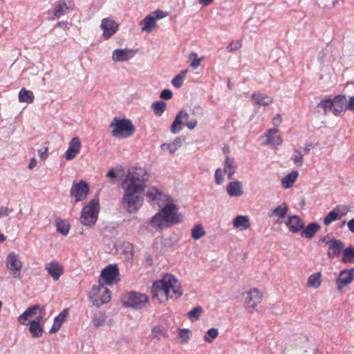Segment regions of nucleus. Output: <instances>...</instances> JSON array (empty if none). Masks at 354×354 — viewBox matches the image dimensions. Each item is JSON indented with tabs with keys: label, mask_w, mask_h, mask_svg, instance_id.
<instances>
[{
	"label": "nucleus",
	"mask_w": 354,
	"mask_h": 354,
	"mask_svg": "<svg viewBox=\"0 0 354 354\" xmlns=\"http://www.w3.org/2000/svg\"><path fill=\"white\" fill-rule=\"evenodd\" d=\"M121 300L125 307L140 309L149 301V298L145 294L131 291L124 294L121 297Z\"/></svg>",
	"instance_id": "0eeeda50"
},
{
	"label": "nucleus",
	"mask_w": 354,
	"mask_h": 354,
	"mask_svg": "<svg viewBox=\"0 0 354 354\" xmlns=\"http://www.w3.org/2000/svg\"><path fill=\"white\" fill-rule=\"evenodd\" d=\"M346 109L354 111V96L349 98Z\"/></svg>",
	"instance_id": "338daca9"
},
{
	"label": "nucleus",
	"mask_w": 354,
	"mask_h": 354,
	"mask_svg": "<svg viewBox=\"0 0 354 354\" xmlns=\"http://www.w3.org/2000/svg\"><path fill=\"white\" fill-rule=\"evenodd\" d=\"M189 57L191 61L189 66L193 69L198 68L201 64L202 58H198V55L196 53H190Z\"/></svg>",
	"instance_id": "de8ad7c7"
},
{
	"label": "nucleus",
	"mask_w": 354,
	"mask_h": 354,
	"mask_svg": "<svg viewBox=\"0 0 354 354\" xmlns=\"http://www.w3.org/2000/svg\"><path fill=\"white\" fill-rule=\"evenodd\" d=\"M173 96V93L169 89H164L161 91L160 97L163 100H170Z\"/></svg>",
	"instance_id": "4d7b16f0"
},
{
	"label": "nucleus",
	"mask_w": 354,
	"mask_h": 354,
	"mask_svg": "<svg viewBox=\"0 0 354 354\" xmlns=\"http://www.w3.org/2000/svg\"><path fill=\"white\" fill-rule=\"evenodd\" d=\"M354 280V268L342 270L335 283L338 290H341L346 286L351 283Z\"/></svg>",
	"instance_id": "4468645a"
},
{
	"label": "nucleus",
	"mask_w": 354,
	"mask_h": 354,
	"mask_svg": "<svg viewBox=\"0 0 354 354\" xmlns=\"http://www.w3.org/2000/svg\"><path fill=\"white\" fill-rule=\"evenodd\" d=\"M182 140L183 139L180 137H178L171 143L162 144L161 145V148L163 150L164 149L168 150L170 153H174L177 151V149L181 147Z\"/></svg>",
	"instance_id": "f704fd0d"
},
{
	"label": "nucleus",
	"mask_w": 354,
	"mask_h": 354,
	"mask_svg": "<svg viewBox=\"0 0 354 354\" xmlns=\"http://www.w3.org/2000/svg\"><path fill=\"white\" fill-rule=\"evenodd\" d=\"M44 307L40 309V314L38 315L34 320L32 322H36L38 324H41V322H44Z\"/></svg>",
	"instance_id": "052dcab7"
},
{
	"label": "nucleus",
	"mask_w": 354,
	"mask_h": 354,
	"mask_svg": "<svg viewBox=\"0 0 354 354\" xmlns=\"http://www.w3.org/2000/svg\"><path fill=\"white\" fill-rule=\"evenodd\" d=\"M286 225L288 230L292 233H297L301 230L304 227L302 220L297 215L290 216L285 221Z\"/></svg>",
	"instance_id": "aec40b11"
},
{
	"label": "nucleus",
	"mask_w": 354,
	"mask_h": 354,
	"mask_svg": "<svg viewBox=\"0 0 354 354\" xmlns=\"http://www.w3.org/2000/svg\"><path fill=\"white\" fill-rule=\"evenodd\" d=\"M164 197V194L156 187H150L148 188L147 192V198L148 201L150 202L152 205L158 204L159 206H160L159 202Z\"/></svg>",
	"instance_id": "393cba45"
},
{
	"label": "nucleus",
	"mask_w": 354,
	"mask_h": 354,
	"mask_svg": "<svg viewBox=\"0 0 354 354\" xmlns=\"http://www.w3.org/2000/svg\"><path fill=\"white\" fill-rule=\"evenodd\" d=\"M62 324L61 322H58V321L54 319V323L51 327V328L49 330L50 333H54L57 331H58L61 327Z\"/></svg>",
	"instance_id": "bf43d9fd"
},
{
	"label": "nucleus",
	"mask_w": 354,
	"mask_h": 354,
	"mask_svg": "<svg viewBox=\"0 0 354 354\" xmlns=\"http://www.w3.org/2000/svg\"><path fill=\"white\" fill-rule=\"evenodd\" d=\"M150 15H153V17H154L155 20L156 19H162L165 17L167 16V12H165L161 10H156L150 13Z\"/></svg>",
	"instance_id": "6e6d98bb"
},
{
	"label": "nucleus",
	"mask_w": 354,
	"mask_h": 354,
	"mask_svg": "<svg viewBox=\"0 0 354 354\" xmlns=\"http://www.w3.org/2000/svg\"><path fill=\"white\" fill-rule=\"evenodd\" d=\"M89 296L91 298L93 304L99 306L104 304H106L110 301L111 292L101 283L99 280L98 285H94L90 291Z\"/></svg>",
	"instance_id": "6e6552de"
},
{
	"label": "nucleus",
	"mask_w": 354,
	"mask_h": 354,
	"mask_svg": "<svg viewBox=\"0 0 354 354\" xmlns=\"http://www.w3.org/2000/svg\"><path fill=\"white\" fill-rule=\"evenodd\" d=\"M152 299L162 303L169 299H176L183 295V289L178 279L171 274H165L151 286Z\"/></svg>",
	"instance_id": "f257e3e1"
},
{
	"label": "nucleus",
	"mask_w": 354,
	"mask_h": 354,
	"mask_svg": "<svg viewBox=\"0 0 354 354\" xmlns=\"http://www.w3.org/2000/svg\"><path fill=\"white\" fill-rule=\"evenodd\" d=\"M101 283L104 285H112L120 281L119 270L115 264H111L105 267L101 272L100 275Z\"/></svg>",
	"instance_id": "1a4fd4ad"
},
{
	"label": "nucleus",
	"mask_w": 354,
	"mask_h": 354,
	"mask_svg": "<svg viewBox=\"0 0 354 354\" xmlns=\"http://www.w3.org/2000/svg\"><path fill=\"white\" fill-rule=\"evenodd\" d=\"M100 27L103 30L102 36L105 39L111 37L118 30L116 23L109 18H104L102 20Z\"/></svg>",
	"instance_id": "dca6fc26"
},
{
	"label": "nucleus",
	"mask_w": 354,
	"mask_h": 354,
	"mask_svg": "<svg viewBox=\"0 0 354 354\" xmlns=\"http://www.w3.org/2000/svg\"><path fill=\"white\" fill-rule=\"evenodd\" d=\"M111 135L117 138H127L131 137L136 131L132 122L129 119L114 118L109 124Z\"/></svg>",
	"instance_id": "20e7f679"
},
{
	"label": "nucleus",
	"mask_w": 354,
	"mask_h": 354,
	"mask_svg": "<svg viewBox=\"0 0 354 354\" xmlns=\"http://www.w3.org/2000/svg\"><path fill=\"white\" fill-rule=\"evenodd\" d=\"M122 188L124 190L122 196L123 206L130 213H134L138 210L142 205V195L144 189L140 186H133L122 183Z\"/></svg>",
	"instance_id": "7ed1b4c3"
},
{
	"label": "nucleus",
	"mask_w": 354,
	"mask_h": 354,
	"mask_svg": "<svg viewBox=\"0 0 354 354\" xmlns=\"http://www.w3.org/2000/svg\"><path fill=\"white\" fill-rule=\"evenodd\" d=\"M29 318V317L27 316V315L26 314L25 312H24L21 315H19V317H18V321L20 324H23V325H26V321L28 320V319Z\"/></svg>",
	"instance_id": "0e129e2a"
},
{
	"label": "nucleus",
	"mask_w": 354,
	"mask_h": 354,
	"mask_svg": "<svg viewBox=\"0 0 354 354\" xmlns=\"http://www.w3.org/2000/svg\"><path fill=\"white\" fill-rule=\"evenodd\" d=\"M151 108L153 111V113L157 116H161L167 108V104L162 100L154 102L151 104Z\"/></svg>",
	"instance_id": "e433bc0d"
},
{
	"label": "nucleus",
	"mask_w": 354,
	"mask_h": 354,
	"mask_svg": "<svg viewBox=\"0 0 354 354\" xmlns=\"http://www.w3.org/2000/svg\"><path fill=\"white\" fill-rule=\"evenodd\" d=\"M44 268L55 281H58L64 274V266L55 260L46 263Z\"/></svg>",
	"instance_id": "ddd939ff"
},
{
	"label": "nucleus",
	"mask_w": 354,
	"mask_h": 354,
	"mask_svg": "<svg viewBox=\"0 0 354 354\" xmlns=\"http://www.w3.org/2000/svg\"><path fill=\"white\" fill-rule=\"evenodd\" d=\"M218 331L215 328L209 329L203 337V339L205 342L212 343L218 337Z\"/></svg>",
	"instance_id": "37998d69"
},
{
	"label": "nucleus",
	"mask_w": 354,
	"mask_h": 354,
	"mask_svg": "<svg viewBox=\"0 0 354 354\" xmlns=\"http://www.w3.org/2000/svg\"><path fill=\"white\" fill-rule=\"evenodd\" d=\"M156 21L152 15H148L141 21V29L143 32H151L156 26Z\"/></svg>",
	"instance_id": "cd10ccee"
},
{
	"label": "nucleus",
	"mask_w": 354,
	"mask_h": 354,
	"mask_svg": "<svg viewBox=\"0 0 354 354\" xmlns=\"http://www.w3.org/2000/svg\"><path fill=\"white\" fill-rule=\"evenodd\" d=\"M39 305H34L28 309H26L24 312L27 315L28 317H30L36 314L37 310H40Z\"/></svg>",
	"instance_id": "864d4df0"
},
{
	"label": "nucleus",
	"mask_w": 354,
	"mask_h": 354,
	"mask_svg": "<svg viewBox=\"0 0 354 354\" xmlns=\"http://www.w3.org/2000/svg\"><path fill=\"white\" fill-rule=\"evenodd\" d=\"M179 336L183 339V342H187L191 335V331L188 329L183 328L179 330Z\"/></svg>",
	"instance_id": "3c124183"
},
{
	"label": "nucleus",
	"mask_w": 354,
	"mask_h": 354,
	"mask_svg": "<svg viewBox=\"0 0 354 354\" xmlns=\"http://www.w3.org/2000/svg\"><path fill=\"white\" fill-rule=\"evenodd\" d=\"M198 122L196 120H191L190 121L187 122L186 125L189 129H194L197 126Z\"/></svg>",
	"instance_id": "69168bd1"
},
{
	"label": "nucleus",
	"mask_w": 354,
	"mask_h": 354,
	"mask_svg": "<svg viewBox=\"0 0 354 354\" xmlns=\"http://www.w3.org/2000/svg\"><path fill=\"white\" fill-rule=\"evenodd\" d=\"M326 244L328 245L327 255L329 259L338 257L344 245L342 241L337 239L330 240L327 241Z\"/></svg>",
	"instance_id": "f3484780"
},
{
	"label": "nucleus",
	"mask_w": 354,
	"mask_h": 354,
	"mask_svg": "<svg viewBox=\"0 0 354 354\" xmlns=\"http://www.w3.org/2000/svg\"><path fill=\"white\" fill-rule=\"evenodd\" d=\"M288 205L286 203H283L281 205L277 206L275 208L271 209L268 216L270 218L272 217H278L279 218H283L286 216L288 212Z\"/></svg>",
	"instance_id": "a878e982"
},
{
	"label": "nucleus",
	"mask_w": 354,
	"mask_h": 354,
	"mask_svg": "<svg viewBox=\"0 0 354 354\" xmlns=\"http://www.w3.org/2000/svg\"><path fill=\"white\" fill-rule=\"evenodd\" d=\"M340 217H338V214L335 210L330 211L324 218L323 223L326 226L329 225L333 221L339 220Z\"/></svg>",
	"instance_id": "c03bdc74"
},
{
	"label": "nucleus",
	"mask_w": 354,
	"mask_h": 354,
	"mask_svg": "<svg viewBox=\"0 0 354 354\" xmlns=\"http://www.w3.org/2000/svg\"><path fill=\"white\" fill-rule=\"evenodd\" d=\"M136 50L132 49L124 48V49H116L113 51L112 55V59L115 62H122L127 61L129 58L132 57Z\"/></svg>",
	"instance_id": "412c9836"
},
{
	"label": "nucleus",
	"mask_w": 354,
	"mask_h": 354,
	"mask_svg": "<svg viewBox=\"0 0 354 354\" xmlns=\"http://www.w3.org/2000/svg\"><path fill=\"white\" fill-rule=\"evenodd\" d=\"M342 261L346 263H354V248L348 247L343 251Z\"/></svg>",
	"instance_id": "ea45409f"
},
{
	"label": "nucleus",
	"mask_w": 354,
	"mask_h": 354,
	"mask_svg": "<svg viewBox=\"0 0 354 354\" xmlns=\"http://www.w3.org/2000/svg\"><path fill=\"white\" fill-rule=\"evenodd\" d=\"M279 133L278 129H270L267 131L263 138L266 140L263 142L264 145L272 144L274 146L281 145L283 142V139L280 135H277Z\"/></svg>",
	"instance_id": "6ab92c4d"
},
{
	"label": "nucleus",
	"mask_w": 354,
	"mask_h": 354,
	"mask_svg": "<svg viewBox=\"0 0 354 354\" xmlns=\"http://www.w3.org/2000/svg\"><path fill=\"white\" fill-rule=\"evenodd\" d=\"M205 234V232L201 225H195L192 230V237L195 240L201 239Z\"/></svg>",
	"instance_id": "49530a36"
},
{
	"label": "nucleus",
	"mask_w": 354,
	"mask_h": 354,
	"mask_svg": "<svg viewBox=\"0 0 354 354\" xmlns=\"http://www.w3.org/2000/svg\"><path fill=\"white\" fill-rule=\"evenodd\" d=\"M334 106L333 100L330 98L322 100L317 104L318 108H321L324 110V115H327L329 111H333V107Z\"/></svg>",
	"instance_id": "58836bf2"
},
{
	"label": "nucleus",
	"mask_w": 354,
	"mask_h": 354,
	"mask_svg": "<svg viewBox=\"0 0 354 354\" xmlns=\"http://www.w3.org/2000/svg\"><path fill=\"white\" fill-rule=\"evenodd\" d=\"M215 177V183L217 185H221L223 183V175L221 169L220 168L217 169L215 171L214 174Z\"/></svg>",
	"instance_id": "603ef678"
},
{
	"label": "nucleus",
	"mask_w": 354,
	"mask_h": 354,
	"mask_svg": "<svg viewBox=\"0 0 354 354\" xmlns=\"http://www.w3.org/2000/svg\"><path fill=\"white\" fill-rule=\"evenodd\" d=\"M334 210L336 212H337L338 217H340V218H341L342 216H344L347 214L349 209L346 205H337Z\"/></svg>",
	"instance_id": "8fccbe9b"
},
{
	"label": "nucleus",
	"mask_w": 354,
	"mask_h": 354,
	"mask_svg": "<svg viewBox=\"0 0 354 354\" xmlns=\"http://www.w3.org/2000/svg\"><path fill=\"white\" fill-rule=\"evenodd\" d=\"M152 333H160V334L164 335L165 333V330L162 326H156L152 329Z\"/></svg>",
	"instance_id": "774afa93"
},
{
	"label": "nucleus",
	"mask_w": 354,
	"mask_h": 354,
	"mask_svg": "<svg viewBox=\"0 0 354 354\" xmlns=\"http://www.w3.org/2000/svg\"><path fill=\"white\" fill-rule=\"evenodd\" d=\"M320 229V225L315 223L308 224L301 232L303 237L311 239L315 236L317 232Z\"/></svg>",
	"instance_id": "c756f323"
},
{
	"label": "nucleus",
	"mask_w": 354,
	"mask_h": 354,
	"mask_svg": "<svg viewBox=\"0 0 354 354\" xmlns=\"http://www.w3.org/2000/svg\"><path fill=\"white\" fill-rule=\"evenodd\" d=\"M57 230L63 235H67L69 230V223L64 220H60L56 222Z\"/></svg>",
	"instance_id": "79ce46f5"
},
{
	"label": "nucleus",
	"mask_w": 354,
	"mask_h": 354,
	"mask_svg": "<svg viewBox=\"0 0 354 354\" xmlns=\"http://www.w3.org/2000/svg\"><path fill=\"white\" fill-rule=\"evenodd\" d=\"M282 122V118L280 114H277L275 117H274L272 120V123L274 126H279Z\"/></svg>",
	"instance_id": "e2e57ef3"
},
{
	"label": "nucleus",
	"mask_w": 354,
	"mask_h": 354,
	"mask_svg": "<svg viewBox=\"0 0 354 354\" xmlns=\"http://www.w3.org/2000/svg\"><path fill=\"white\" fill-rule=\"evenodd\" d=\"M11 211H12V209H8L7 207L1 206L0 207V217L8 216L10 212H11Z\"/></svg>",
	"instance_id": "680f3d73"
},
{
	"label": "nucleus",
	"mask_w": 354,
	"mask_h": 354,
	"mask_svg": "<svg viewBox=\"0 0 354 354\" xmlns=\"http://www.w3.org/2000/svg\"><path fill=\"white\" fill-rule=\"evenodd\" d=\"M180 221L177 207L169 203L158 211L150 220V225L156 230H162L176 225Z\"/></svg>",
	"instance_id": "f03ea898"
},
{
	"label": "nucleus",
	"mask_w": 354,
	"mask_h": 354,
	"mask_svg": "<svg viewBox=\"0 0 354 354\" xmlns=\"http://www.w3.org/2000/svg\"><path fill=\"white\" fill-rule=\"evenodd\" d=\"M321 277H322L321 272L313 273L308 278L307 286L308 288H319L322 283Z\"/></svg>",
	"instance_id": "473e14b6"
},
{
	"label": "nucleus",
	"mask_w": 354,
	"mask_h": 354,
	"mask_svg": "<svg viewBox=\"0 0 354 354\" xmlns=\"http://www.w3.org/2000/svg\"><path fill=\"white\" fill-rule=\"evenodd\" d=\"M294 163L297 165H301L304 162V158L301 153L298 150L295 149L292 158Z\"/></svg>",
	"instance_id": "09e8293b"
},
{
	"label": "nucleus",
	"mask_w": 354,
	"mask_h": 354,
	"mask_svg": "<svg viewBox=\"0 0 354 354\" xmlns=\"http://www.w3.org/2000/svg\"><path fill=\"white\" fill-rule=\"evenodd\" d=\"M262 299L263 293L258 288H253L249 290L246 293L245 297L248 311L253 313L256 307L261 302Z\"/></svg>",
	"instance_id": "9b49d317"
},
{
	"label": "nucleus",
	"mask_w": 354,
	"mask_h": 354,
	"mask_svg": "<svg viewBox=\"0 0 354 354\" xmlns=\"http://www.w3.org/2000/svg\"><path fill=\"white\" fill-rule=\"evenodd\" d=\"M252 98L255 100V103L259 105L268 106L273 102L272 97L263 93H253Z\"/></svg>",
	"instance_id": "c85d7f7f"
},
{
	"label": "nucleus",
	"mask_w": 354,
	"mask_h": 354,
	"mask_svg": "<svg viewBox=\"0 0 354 354\" xmlns=\"http://www.w3.org/2000/svg\"><path fill=\"white\" fill-rule=\"evenodd\" d=\"M73 6L72 0H60L55 6L54 15L57 18H60L64 15L69 12Z\"/></svg>",
	"instance_id": "a211bd4d"
},
{
	"label": "nucleus",
	"mask_w": 354,
	"mask_h": 354,
	"mask_svg": "<svg viewBox=\"0 0 354 354\" xmlns=\"http://www.w3.org/2000/svg\"><path fill=\"white\" fill-rule=\"evenodd\" d=\"M333 100L334 103V106L333 107V113L335 116H338L339 114L345 111L346 109V97L344 95H337L334 97Z\"/></svg>",
	"instance_id": "4be33fe9"
},
{
	"label": "nucleus",
	"mask_w": 354,
	"mask_h": 354,
	"mask_svg": "<svg viewBox=\"0 0 354 354\" xmlns=\"http://www.w3.org/2000/svg\"><path fill=\"white\" fill-rule=\"evenodd\" d=\"M237 168L233 157L226 156L224 162V171L227 173V178L232 179Z\"/></svg>",
	"instance_id": "bb28decb"
},
{
	"label": "nucleus",
	"mask_w": 354,
	"mask_h": 354,
	"mask_svg": "<svg viewBox=\"0 0 354 354\" xmlns=\"http://www.w3.org/2000/svg\"><path fill=\"white\" fill-rule=\"evenodd\" d=\"M99 209L100 207L98 200H91L82 209L80 218V223L85 226H91L94 225L97 219Z\"/></svg>",
	"instance_id": "39448f33"
},
{
	"label": "nucleus",
	"mask_w": 354,
	"mask_h": 354,
	"mask_svg": "<svg viewBox=\"0 0 354 354\" xmlns=\"http://www.w3.org/2000/svg\"><path fill=\"white\" fill-rule=\"evenodd\" d=\"M89 192V187L88 183L84 180H80L79 183L73 182L71 189V194L75 196V201H83Z\"/></svg>",
	"instance_id": "f8f14e48"
},
{
	"label": "nucleus",
	"mask_w": 354,
	"mask_h": 354,
	"mask_svg": "<svg viewBox=\"0 0 354 354\" xmlns=\"http://www.w3.org/2000/svg\"><path fill=\"white\" fill-rule=\"evenodd\" d=\"M299 176V173L297 171H292L288 175H286L282 180H281V184L282 186L288 189L291 187L295 180H297V177Z\"/></svg>",
	"instance_id": "72a5a7b5"
},
{
	"label": "nucleus",
	"mask_w": 354,
	"mask_h": 354,
	"mask_svg": "<svg viewBox=\"0 0 354 354\" xmlns=\"http://www.w3.org/2000/svg\"><path fill=\"white\" fill-rule=\"evenodd\" d=\"M106 315L101 313L98 312L94 315V317L92 319V322L93 324V326L95 328H99L104 324L106 321Z\"/></svg>",
	"instance_id": "a19ab883"
},
{
	"label": "nucleus",
	"mask_w": 354,
	"mask_h": 354,
	"mask_svg": "<svg viewBox=\"0 0 354 354\" xmlns=\"http://www.w3.org/2000/svg\"><path fill=\"white\" fill-rule=\"evenodd\" d=\"M187 72L188 69L183 70L173 78L171 84L175 88H179L182 86Z\"/></svg>",
	"instance_id": "4c0bfd02"
},
{
	"label": "nucleus",
	"mask_w": 354,
	"mask_h": 354,
	"mask_svg": "<svg viewBox=\"0 0 354 354\" xmlns=\"http://www.w3.org/2000/svg\"><path fill=\"white\" fill-rule=\"evenodd\" d=\"M29 331L32 337L39 338L42 336L44 329L41 324H38L36 322H30Z\"/></svg>",
	"instance_id": "c9c22d12"
},
{
	"label": "nucleus",
	"mask_w": 354,
	"mask_h": 354,
	"mask_svg": "<svg viewBox=\"0 0 354 354\" xmlns=\"http://www.w3.org/2000/svg\"><path fill=\"white\" fill-rule=\"evenodd\" d=\"M38 153L40 159L44 160L48 157V148L47 147H42L39 150Z\"/></svg>",
	"instance_id": "13d9d810"
},
{
	"label": "nucleus",
	"mask_w": 354,
	"mask_h": 354,
	"mask_svg": "<svg viewBox=\"0 0 354 354\" xmlns=\"http://www.w3.org/2000/svg\"><path fill=\"white\" fill-rule=\"evenodd\" d=\"M233 226L242 230H248L250 227V222L247 216L239 215L233 221Z\"/></svg>",
	"instance_id": "7c9ffc66"
},
{
	"label": "nucleus",
	"mask_w": 354,
	"mask_h": 354,
	"mask_svg": "<svg viewBox=\"0 0 354 354\" xmlns=\"http://www.w3.org/2000/svg\"><path fill=\"white\" fill-rule=\"evenodd\" d=\"M227 194L231 197H239L243 194V188L241 181L230 182L226 188Z\"/></svg>",
	"instance_id": "5701e85b"
},
{
	"label": "nucleus",
	"mask_w": 354,
	"mask_h": 354,
	"mask_svg": "<svg viewBox=\"0 0 354 354\" xmlns=\"http://www.w3.org/2000/svg\"><path fill=\"white\" fill-rule=\"evenodd\" d=\"M188 118L187 113L181 110L176 116L174 120L173 121L171 126V131L173 133H177L182 129V124H183V120H187Z\"/></svg>",
	"instance_id": "b1692460"
},
{
	"label": "nucleus",
	"mask_w": 354,
	"mask_h": 354,
	"mask_svg": "<svg viewBox=\"0 0 354 354\" xmlns=\"http://www.w3.org/2000/svg\"><path fill=\"white\" fill-rule=\"evenodd\" d=\"M35 100V95L32 91L22 88L19 93V101L21 102H26L28 104L32 103Z\"/></svg>",
	"instance_id": "2f4dec72"
},
{
	"label": "nucleus",
	"mask_w": 354,
	"mask_h": 354,
	"mask_svg": "<svg viewBox=\"0 0 354 354\" xmlns=\"http://www.w3.org/2000/svg\"><path fill=\"white\" fill-rule=\"evenodd\" d=\"M148 180V174L145 169L138 167L129 170L122 183L133 186H140L145 189L146 181Z\"/></svg>",
	"instance_id": "423d86ee"
},
{
	"label": "nucleus",
	"mask_w": 354,
	"mask_h": 354,
	"mask_svg": "<svg viewBox=\"0 0 354 354\" xmlns=\"http://www.w3.org/2000/svg\"><path fill=\"white\" fill-rule=\"evenodd\" d=\"M81 149V142L78 137H74L69 142L68 148L65 152L64 157L67 160L75 158Z\"/></svg>",
	"instance_id": "2eb2a0df"
},
{
	"label": "nucleus",
	"mask_w": 354,
	"mask_h": 354,
	"mask_svg": "<svg viewBox=\"0 0 354 354\" xmlns=\"http://www.w3.org/2000/svg\"><path fill=\"white\" fill-rule=\"evenodd\" d=\"M68 315V309L65 308L57 316H56L54 319L58 321V322H60L62 324Z\"/></svg>",
	"instance_id": "5fc2aeb1"
},
{
	"label": "nucleus",
	"mask_w": 354,
	"mask_h": 354,
	"mask_svg": "<svg viewBox=\"0 0 354 354\" xmlns=\"http://www.w3.org/2000/svg\"><path fill=\"white\" fill-rule=\"evenodd\" d=\"M203 308L201 306H196L192 310L187 313V317L191 321H196L198 319L199 317L202 314Z\"/></svg>",
	"instance_id": "a18cd8bd"
},
{
	"label": "nucleus",
	"mask_w": 354,
	"mask_h": 354,
	"mask_svg": "<svg viewBox=\"0 0 354 354\" xmlns=\"http://www.w3.org/2000/svg\"><path fill=\"white\" fill-rule=\"evenodd\" d=\"M6 266L13 277H20L22 262L17 254L15 252H9L6 259Z\"/></svg>",
	"instance_id": "9d476101"
}]
</instances>
